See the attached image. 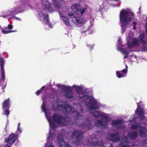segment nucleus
Here are the masks:
<instances>
[{
	"label": "nucleus",
	"mask_w": 147,
	"mask_h": 147,
	"mask_svg": "<svg viewBox=\"0 0 147 147\" xmlns=\"http://www.w3.org/2000/svg\"><path fill=\"white\" fill-rule=\"evenodd\" d=\"M73 88L76 89L81 100L85 102L91 114L97 117H102L101 120H94L95 125L97 127H106L108 125L107 119L109 118V115L102 112H100L95 110L99 108L96 100L93 97L89 96L87 94L88 90L83 86L79 87L74 85Z\"/></svg>",
	"instance_id": "f257e3e1"
},
{
	"label": "nucleus",
	"mask_w": 147,
	"mask_h": 147,
	"mask_svg": "<svg viewBox=\"0 0 147 147\" xmlns=\"http://www.w3.org/2000/svg\"><path fill=\"white\" fill-rule=\"evenodd\" d=\"M45 102L43 101L42 106V109L45 113L46 118L49 122L50 128L49 136L47 137V142L45 144V147H55L52 144L50 143L49 141L52 139L54 138L56 136V134L57 132L55 131V128L57 127V126L55 123H57L59 125L62 126L66 125L68 123L66 119L57 114H54L52 118L49 117L45 108Z\"/></svg>",
	"instance_id": "f03ea898"
},
{
	"label": "nucleus",
	"mask_w": 147,
	"mask_h": 147,
	"mask_svg": "<svg viewBox=\"0 0 147 147\" xmlns=\"http://www.w3.org/2000/svg\"><path fill=\"white\" fill-rule=\"evenodd\" d=\"M134 13L128 11L123 9L120 12L119 14L120 21L121 24L122 34L125 31L126 28L124 26L128 25L131 22L133 17Z\"/></svg>",
	"instance_id": "7ed1b4c3"
},
{
	"label": "nucleus",
	"mask_w": 147,
	"mask_h": 147,
	"mask_svg": "<svg viewBox=\"0 0 147 147\" xmlns=\"http://www.w3.org/2000/svg\"><path fill=\"white\" fill-rule=\"evenodd\" d=\"M53 2L59 11V15L61 17L64 23L68 27L71 26V25L68 18L64 15L65 13L64 10L65 9V7L64 5H61V4L63 3V2L62 1H58V0H53Z\"/></svg>",
	"instance_id": "20e7f679"
},
{
	"label": "nucleus",
	"mask_w": 147,
	"mask_h": 147,
	"mask_svg": "<svg viewBox=\"0 0 147 147\" xmlns=\"http://www.w3.org/2000/svg\"><path fill=\"white\" fill-rule=\"evenodd\" d=\"M83 133L80 131L74 130L73 131L69 133L68 135H71V138L76 140L75 142L76 144H80L82 141L83 137Z\"/></svg>",
	"instance_id": "39448f33"
},
{
	"label": "nucleus",
	"mask_w": 147,
	"mask_h": 147,
	"mask_svg": "<svg viewBox=\"0 0 147 147\" xmlns=\"http://www.w3.org/2000/svg\"><path fill=\"white\" fill-rule=\"evenodd\" d=\"M57 86L62 89V93L64 96L68 98H72L73 97V93L71 91V87L62 86L59 84H57Z\"/></svg>",
	"instance_id": "423d86ee"
},
{
	"label": "nucleus",
	"mask_w": 147,
	"mask_h": 147,
	"mask_svg": "<svg viewBox=\"0 0 147 147\" xmlns=\"http://www.w3.org/2000/svg\"><path fill=\"white\" fill-rule=\"evenodd\" d=\"M61 107L65 109L67 112H72L73 113V115H75V117L77 118L80 117L81 115L80 114H79L78 111H74L75 109L71 106L68 104H65V105H62Z\"/></svg>",
	"instance_id": "0eeeda50"
},
{
	"label": "nucleus",
	"mask_w": 147,
	"mask_h": 147,
	"mask_svg": "<svg viewBox=\"0 0 147 147\" xmlns=\"http://www.w3.org/2000/svg\"><path fill=\"white\" fill-rule=\"evenodd\" d=\"M45 10L41 11L38 14V17L42 20L47 24V25L52 27L51 25L48 23L49 19L48 15L45 13Z\"/></svg>",
	"instance_id": "6e6552de"
},
{
	"label": "nucleus",
	"mask_w": 147,
	"mask_h": 147,
	"mask_svg": "<svg viewBox=\"0 0 147 147\" xmlns=\"http://www.w3.org/2000/svg\"><path fill=\"white\" fill-rule=\"evenodd\" d=\"M107 138L109 140L113 142L119 141L120 139L119 134L117 132L108 134Z\"/></svg>",
	"instance_id": "1a4fd4ad"
},
{
	"label": "nucleus",
	"mask_w": 147,
	"mask_h": 147,
	"mask_svg": "<svg viewBox=\"0 0 147 147\" xmlns=\"http://www.w3.org/2000/svg\"><path fill=\"white\" fill-rule=\"evenodd\" d=\"M127 138V136H123L122 143L120 145L117 147H138L137 145H134L130 146V145L128 144L129 142Z\"/></svg>",
	"instance_id": "9d476101"
},
{
	"label": "nucleus",
	"mask_w": 147,
	"mask_h": 147,
	"mask_svg": "<svg viewBox=\"0 0 147 147\" xmlns=\"http://www.w3.org/2000/svg\"><path fill=\"white\" fill-rule=\"evenodd\" d=\"M57 142L60 147H71L68 144L65 143L64 141L63 137L59 135L58 137Z\"/></svg>",
	"instance_id": "9b49d317"
},
{
	"label": "nucleus",
	"mask_w": 147,
	"mask_h": 147,
	"mask_svg": "<svg viewBox=\"0 0 147 147\" xmlns=\"http://www.w3.org/2000/svg\"><path fill=\"white\" fill-rule=\"evenodd\" d=\"M42 5L44 8L48 9V11L52 12L54 11V10L52 7H50V4L47 0H41Z\"/></svg>",
	"instance_id": "f8f14e48"
},
{
	"label": "nucleus",
	"mask_w": 147,
	"mask_h": 147,
	"mask_svg": "<svg viewBox=\"0 0 147 147\" xmlns=\"http://www.w3.org/2000/svg\"><path fill=\"white\" fill-rule=\"evenodd\" d=\"M138 107L135 111V113L138 115H142V116L140 117V119L142 120V119L144 118V116L143 115L144 113V110L142 108H140L139 103H138Z\"/></svg>",
	"instance_id": "ddd939ff"
},
{
	"label": "nucleus",
	"mask_w": 147,
	"mask_h": 147,
	"mask_svg": "<svg viewBox=\"0 0 147 147\" xmlns=\"http://www.w3.org/2000/svg\"><path fill=\"white\" fill-rule=\"evenodd\" d=\"M122 123V120L119 119L117 120H113L112 121L111 124L113 127L116 128L121 127V124Z\"/></svg>",
	"instance_id": "4468645a"
},
{
	"label": "nucleus",
	"mask_w": 147,
	"mask_h": 147,
	"mask_svg": "<svg viewBox=\"0 0 147 147\" xmlns=\"http://www.w3.org/2000/svg\"><path fill=\"white\" fill-rule=\"evenodd\" d=\"M72 22L74 24L77 25L83 23L84 22L82 18L77 17L75 16L73 17L72 18Z\"/></svg>",
	"instance_id": "2eb2a0df"
},
{
	"label": "nucleus",
	"mask_w": 147,
	"mask_h": 147,
	"mask_svg": "<svg viewBox=\"0 0 147 147\" xmlns=\"http://www.w3.org/2000/svg\"><path fill=\"white\" fill-rule=\"evenodd\" d=\"M4 63L5 61L2 58H1L0 59V64L1 65V78L3 81L4 80L5 78L4 70L3 68Z\"/></svg>",
	"instance_id": "dca6fc26"
},
{
	"label": "nucleus",
	"mask_w": 147,
	"mask_h": 147,
	"mask_svg": "<svg viewBox=\"0 0 147 147\" xmlns=\"http://www.w3.org/2000/svg\"><path fill=\"white\" fill-rule=\"evenodd\" d=\"M139 127V130L140 132V135L142 137L146 136V132L147 130L145 129L144 127H142L140 125Z\"/></svg>",
	"instance_id": "f3484780"
},
{
	"label": "nucleus",
	"mask_w": 147,
	"mask_h": 147,
	"mask_svg": "<svg viewBox=\"0 0 147 147\" xmlns=\"http://www.w3.org/2000/svg\"><path fill=\"white\" fill-rule=\"evenodd\" d=\"M16 137L13 134L9 135V137L7 140V142L11 145L12 144L15 142Z\"/></svg>",
	"instance_id": "a211bd4d"
},
{
	"label": "nucleus",
	"mask_w": 147,
	"mask_h": 147,
	"mask_svg": "<svg viewBox=\"0 0 147 147\" xmlns=\"http://www.w3.org/2000/svg\"><path fill=\"white\" fill-rule=\"evenodd\" d=\"M80 127L82 128L85 129L86 130H88L91 128V125L89 121H88L87 123H83L80 125Z\"/></svg>",
	"instance_id": "6ab92c4d"
},
{
	"label": "nucleus",
	"mask_w": 147,
	"mask_h": 147,
	"mask_svg": "<svg viewBox=\"0 0 147 147\" xmlns=\"http://www.w3.org/2000/svg\"><path fill=\"white\" fill-rule=\"evenodd\" d=\"M25 9V6L24 5L20 6L17 5L14 7V9L16 11H18L19 13L24 11Z\"/></svg>",
	"instance_id": "aec40b11"
},
{
	"label": "nucleus",
	"mask_w": 147,
	"mask_h": 147,
	"mask_svg": "<svg viewBox=\"0 0 147 147\" xmlns=\"http://www.w3.org/2000/svg\"><path fill=\"white\" fill-rule=\"evenodd\" d=\"M141 42L144 44H145L147 41V38L144 35V33L140 34L139 36Z\"/></svg>",
	"instance_id": "412c9836"
},
{
	"label": "nucleus",
	"mask_w": 147,
	"mask_h": 147,
	"mask_svg": "<svg viewBox=\"0 0 147 147\" xmlns=\"http://www.w3.org/2000/svg\"><path fill=\"white\" fill-rule=\"evenodd\" d=\"M128 136L131 139H133L137 137L138 134L136 132L134 131L129 133L128 134Z\"/></svg>",
	"instance_id": "4be33fe9"
},
{
	"label": "nucleus",
	"mask_w": 147,
	"mask_h": 147,
	"mask_svg": "<svg viewBox=\"0 0 147 147\" xmlns=\"http://www.w3.org/2000/svg\"><path fill=\"white\" fill-rule=\"evenodd\" d=\"M86 7H84L81 9H78L75 13L81 16L84 13V11L86 10Z\"/></svg>",
	"instance_id": "5701e85b"
},
{
	"label": "nucleus",
	"mask_w": 147,
	"mask_h": 147,
	"mask_svg": "<svg viewBox=\"0 0 147 147\" xmlns=\"http://www.w3.org/2000/svg\"><path fill=\"white\" fill-rule=\"evenodd\" d=\"M9 99H7L4 102L3 105V108L4 109H6L8 108L9 106Z\"/></svg>",
	"instance_id": "b1692460"
},
{
	"label": "nucleus",
	"mask_w": 147,
	"mask_h": 147,
	"mask_svg": "<svg viewBox=\"0 0 147 147\" xmlns=\"http://www.w3.org/2000/svg\"><path fill=\"white\" fill-rule=\"evenodd\" d=\"M80 6L79 4H77L72 6L71 8L74 12H75L78 9H79Z\"/></svg>",
	"instance_id": "393cba45"
},
{
	"label": "nucleus",
	"mask_w": 147,
	"mask_h": 147,
	"mask_svg": "<svg viewBox=\"0 0 147 147\" xmlns=\"http://www.w3.org/2000/svg\"><path fill=\"white\" fill-rule=\"evenodd\" d=\"M132 44L133 45L139 46L140 45V42L136 38H134L132 41Z\"/></svg>",
	"instance_id": "a878e982"
},
{
	"label": "nucleus",
	"mask_w": 147,
	"mask_h": 147,
	"mask_svg": "<svg viewBox=\"0 0 147 147\" xmlns=\"http://www.w3.org/2000/svg\"><path fill=\"white\" fill-rule=\"evenodd\" d=\"M96 144L102 147L103 146V142L101 140L99 141L97 143H96Z\"/></svg>",
	"instance_id": "bb28decb"
},
{
	"label": "nucleus",
	"mask_w": 147,
	"mask_h": 147,
	"mask_svg": "<svg viewBox=\"0 0 147 147\" xmlns=\"http://www.w3.org/2000/svg\"><path fill=\"white\" fill-rule=\"evenodd\" d=\"M45 86H43L41 89L40 90H38V91H37L36 93V94L37 95H38L39 94L41 93L42 90V89L45 88Z\"/></svg>",
	"instance_id": "cd10ccee"
},
{
	"label": "nucleus",
	"mask_w": 147,
	"mask_h": 147,
	"mask_svg": "<svg viewBox=\"0 0 147 147\" xmlns=\"http://www.w3.org/2000/svg\"><path fill=\"white\" fill-rule=\"evenodd\" d=\"M116 74L117 75V77L119 78L122 77L123 76V75L120 74L119 72L118 71H116Z\"/></svg>",
	"instance_id": "c85d7f7f"
},
{
	"label": "nucleus",
	"mask_w": 147,
	"mask_h": 147,
	"mask_svg": "<svg viewBox=\"0 0 147 147\" xmlns=\"http://www.w3.org/2000/svg\"><path fill=\"white\" fill-rule=\"evenodd\" d=\"M138 126L136 124H132L131 126V128L132 129H136L138 128Z\"/></svg>",
	"instance_id": "c756f323"
},
{
	"label": "nucleus",
	"mask_w": 147,
	"mask_h": 147,
	"mask_svg": "<svg viewBox=\"0 0 147 147\" xmlns=\"http://www.w3.org/2000/svg\"><path fill=\"white\" fill-rule=\"evenodd\" d=\"M122 52L123 53L127 54H128L129 53L128 51L124 49H123L122 50Z\"/></svg>",
	"instance_id": "7c9ffc66"
},
{
	"label": "nucleus",
	"mask_w": 147,
	"mask_h": 147,
	"mask_svg": "<svg viewBox=\"0 0 147 147\" xmlns=\"http://www.w3.org/2000/svg\"><path fill=\"white\" fill-rule=\"evenodd\" d=\"M2 32L3 33L6 34L10 33V32H12V31H9V30L6 31V30H4L2 29Z\"/></svg>",
	"instance_id": "2f4dec72"
},
{
	"label": "nucleus",
	"mask_w": 147,
	"mask_h": 147,
	"mask_svg": "<svg viewBox=\"0 0 147 147\" xmlns=\"http://www.w3.org/2000/svg\"><path fill=\"white\" fill-rule=\"evenodd\" d=\"M142 147H147V139L145 141L144 143H143Z\"/></svg>",
	"instance_id": "473e14b6"
},
{
	"label": "nucleus",
	"mask_w": 147,
	"mask_h": 147,
	"mask_svg": "<svg viewBox=\"0 0 147 147\" xmlns=\"http://www.w3.org/2000/svg\"><path fill=\"white\" fill-rule=\"evenodd\" d=\"M9 113V111L8 109H6L5 112L4 114L5 115H8Z\"/></svg>",
	"instance_id": "72a5a7b5"
},
{
	"label": "nucleus",
	"mask_w": 147,
	"mask_h": 147,
	"mask_svg": "<svg viewBox=\"0 0 147 147\" xmlns=\"http://www.w3.org/2000/svg\"><path fill=\"white\" fill-rule=\"evenodd\" d=\"M147 49V47L144 45L142 47V49L144 51H146Z\"/></svg>",
	"instance_id": "f704fd0d"
},
{
	"label": "nucleus",
	"mask_w": 147,
	"mask_h": 147,
	"mask_svg": "<svg viewBox=\"0 0 147 147\" xmlns=\"http://www.w3.org/2000/svg\"><path fill=\"white\" fill-rule=\"evenodd\" d=\"M67 15L69 16H73L74 14L72 13H69L67 14Z\"/></svg>",
	"instance_id": "c9c22d12"
},
{
	"label": "nucleus",
	"mask_w": 147,
	"mask_h": 147,
	"mask_svg": "<svg viewBox=\"0 0 147 147\" xmlns=\"http://www.w3.org/2000/svg\"><path fill=\"white\" fill-rule=\"evenodd\" d=\"M8 28L9 29H11L12 28V26L10 25H8Z\"/></svg>",
	"instance_id": "e433bc0d"
},
{
	"label": "nucleus",
	"mask_w": 147,
	"mask_h": 147,
	"mask_svg": "<svg viewBox=\"0 0 147 147\" xmlns=\"http://www.w3.org/2000/svg\"><path fill=\"white\" fill-rule=\"evenodd\" d=\"M121 71L122 72H124L125 73L127 72V70L126 69H124L122 70Z\"/></svg>",
	"instance_id": "4c0bfd02"
},
{
	"label": "nucleus",
	"mask_w": 147,
	"mask_h": 147,
	"mask_svg": "<svg viewBox=\"0 0 147 147\" xmlns=\"http://www.w3.org/2000/svg\"><path fill=\"white\" fill-rule=\"evenodd\" d=\"M121 38H119L118 40V45H120V42H121Z\"/></svg>",
	"instance_id": "58836bf2"
},
{
	"label": "nucleus",
	"mask_w": 147,
	"mask_h": 147,
	"mask_svg": "<svg viewBox=\"0 0 147 147\" xmlns=\"http://www.w3.org/2000/svg\"><path fill=\"white\" fill-rule=\"evenodd\" d=\"M13 18L14 19H16V20H20V19H19V18H17L16 17H13Z\"/></svg>",
	"instance_id": "ea45409f"
},
{
	"label": "nucleus",
	"mask_w": 147,
	"mask_h": 147,
	"mask_svg": "<svg viewBox=\"0 0 147 147\" xmlns=\"http://www.w3.org/2000/svg\"><path fill=\"white\" fill-rule=\"evenodd\" d=\"M145 28L146 29V32L147 33V23H146V25L145 26Z\"/></svg>",
	"instance_id": "a19ab883"
},
{
	"label": "nucleus",
	"mask_w": 147,
	"mask_h": 147,
	"mask_svg": "<svg viewBox=\"0 0 147 147\" xmlns=\"http://www.w3.org/2000/svg\"><path fill=\"white\" fill-rule=\"evenodd\" d=\"M18 129L20 132H22V131L21 129V128L20 127H19V128H18Z\"/></svg>",
	"instance_id": "79ce46f5"
},
{
	"label": "nucleus",
	"mask_w": 147,
	"mask_h": 147,
	"mask_svg": "<svg viewBox=\"0 0 147 147\" xmlns=\"http://www.w3.org/2000/svg\"><path fill=\"white\" fill-rule=\"evenodd\" d=\"M133 24L134 25H136L137 24V23L136 22H135L134 21L133 22Z\"/></svg>",
	"instance_id": "37998d69"
},
{
	"label": "nucleus",
	"mask_w": 147,
	"mask_h": 147,
	"mask_svg": "<svg viewBox=\"0 0 147 147\" xmlns=\"http://www.w3.org/2000/svg\"><path fill=\"white\" fill-rule=\"evenodd\" d=\"M20 123H19L18 124V128H19V127H20Z\"/></svg>",
	"instance_id": "c03bdc74"
},
{
	"label": "nucleus",
	"mask_w": 147,
	"mask_h": 147,
	"mask_svg": "<svg viewBox=\"0 0 147 147\" xmlns=\"http://www.w3.org/2000/svg\"><path fill=\"white\" fill-rule=\"evenodd\" d=\"M4 147H11V146L8 145H5Z\"/></svg>",
	"instance_id": "a18cd8bd"
},
{
	"label": "nucleus",
	"mask_w": 147,
	"mask_h": 147,
	"mask_svg": "<svg viewBox=\"0 0 147 147\" xmlns=\"http://www.w3.org/2000/svg\"><path fill=\"white\" fill-rule=\"evenodd\" d=\"M81 107L80 112L82 113V109L81 107Z\"/></svg>",
	"instance_id": "49530a36"
},
{
	"label": "nucleus",
	"mask_w": 147,
	"mask_h": 147,
	"mask_svg": "<svg viewBox=\"0 0 147 147\" xmlns=\"http://www.w3.org/2000/svg\"><path fill=\"white\" fill-rule=\"evenodd\" d=\"M133 28L134 29H135L136 28V27H135V25H134V26H133Z\"/></svg>",
	"instance_id": "de8ad7c7"
},
{
	"label": "nucleus",
	"mask_w": 147,
	"mask_h": 147,
	"mask_svg": "<svg viewBox=\"0 0 147 147\" xmlns=\"http://www.w3.org/2000/svg\"><path fill=\"white\" fill-rule=\"evenodd\" d=\"M127 57V55H125L124 58H123V59L125 58H126Z\"/></svg>",
	"instance_id": "09e8293b"
},
{
	"label": "nucleus",
	"mask_w": 147,
	"mask_h": 147,
	"mask_svg": "<svg viewBox=\"0 0 147 147\" xmlns=\"http://www.w3.org/2000/svg\"><path fill=\"white\" fill-rule=\"evenodd\" d=\"M54 105H53V110H55V109H55V108H54Z\"/></svg>",
	"instance_id": "8fccbe9b"
},
{
	"label": "nucleus",
	"mask_w": 147,
	"mask_h": 147,
	"mask_svg": "<svg viewBox=\"0 0 147 147\" xmlns=\"http://www.w3.org/2000/svg\"><path fill=\"white\" fill-rule=\"evenodd\" d=\"M113 145L112 144H110V147H113Z\"/></svg>",
	"instance_id": "3c124183"
},
{
	"label": "nucleus",
	"mask_w": 147,
	"mask_h": 147,
	"mask_svg": "<svg viewBox=\"0 0 147 147\" xmlns=\"http://www.w3.org/2000/svg\"><path fill=\"white\" fill-rule=\"evenodd\" d=\"M126 69L127 70V65H126Z\"/></svg>",
	"instance_id": "603ef678"
},
{
	"label": "nucleus",
	"mask_w": 147,
	"mask_h": 147,
	"mask_svg": "<svg viewBox=\"0 0 147 147\" xmlns=\"http://www.w3.org/2000/svg\"><path fill=\"white\" fill-rule=\"evenodd\" d=\"M128 47H130L129 45V46H128Z\"/></svg>",
	"instance_id": "864d4df0"
},
{
	"label": "nucleus",
	"mask_w": 147,
	"mask_h": 147,
	"mask_svg": "<svg viewBox=\"0 0 147 147\" xmlns=\"http://www.w3.org/2000/svg\"><path fill=\"white\" fill-rule=\"evenodd\" d=\"M58 106L59 107H60V105H58Z\"/></svg>",
	"instance_id": "5fc2aeb1"
},
{
	"label": "nucleus",
	"mask_w": 147,
	"mask_h": 147,
	"mask_svg": "<svg viewBox=\"0 0 147 147\" xmlns=\"http://www.w3.org/2000/svg\"><path fill=\"white\" fill-rule=\"evenodd\" d=\"M115 1H118V0H115Z\"/></svg>",
	"instance_id": "6e6d98bb"
},
{
	"label": "nucleus",
	"mask_w": 147,
	"mask_h": 147,
	"mask_svg": "<svg viewBox=\"0 0 147 147\" xmlns=\"http://www.w3.org/2000/svg\"><path fill=\"white\" fill-rule=\"evenodd\" d=\"M133 120H134V121H135V119H133Z\"/></svg>",
	"instance_id": "4d7b16f0"
}]
</instances>
